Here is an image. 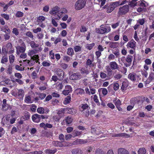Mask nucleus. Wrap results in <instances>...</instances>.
<instances>
[{
    "label": "nucleus",
    "mask_w": 154,
    "mask_h": 154,
    "mask_svg": "<svg viewBox=\"0 0 154 154\" xmlns=\"http://www.w3.org/2000/svg\"><path fill=\"white\" fill-rule=\"evenodd\" d=\"M111 31L110 26H107L101 25L100 27L96 29V32L100 34H104L109 32Z\"/></svg>",
    "instance_id": "f257e3e1"
},
{
    "label": "nucleus",
    "mask_w": 154,
    "mask_h": 154,
    "mask_svg": "<svg viewBox=\"0 0 154 154\" xmlns=\"http://www.w3.org/2000/svg\"><path fill=\"white\" fill-rule=\"evenodd\" d=\"M85 3L84 0H78L75 4V9L77 10L81 9L85 6Z\"/></svg>",
    "instance_id": "f03ea898"
},
{
    "label": "nucleus",
    "mask_w": 154,
    "mask_h": 154,
    "mask_svg": "<svg viewBox=\"0 0 154 154\" xmlns=\"http://www.w3.org/2000/svg\"><path fill=\"white\" fill-rule=\"evenodd\" d=\"M129 6L128 5H125L119 8L118 12L119 16L125 15L129 11Z\"/></svg>",
    "instance_id": "7ed1b4c3"
},
{
    "label": "nucleus",
    "mask_w": 154,
    "mask_h": 154,
    "mask_svg": "<svg viewBox=\"0 0 154 154\" xmlns=\"http://www.w3.org/2000/svg\"><path fill=\"white\" fill-rule=\"evenodd\" d=\"M45 118L44 116L43 115H39L37 114H35L32 116V121L35 123H39L40 122L41 119H44Z\"/></svg>",
    "instance_id": "20e7f679"
},
{
    "label": "nucleus",
    "mask_w": 154,
    "mask_h": 154,
    "mask_svg": "<svg viewBox=\"0 0 154 154\" xmlns=\"http://www.w3.org/2000/svg\"><path fill=\"white\" fill-rule=\"evenodd\" d=\"M116 4L113 3L110 5H106L105 6L102 8L103 9L106 8V12L107 13H109L112 12L116 8Z\"/></svg>",
    "instance_id": "39448f33"
},
{
    "label": "nucleus",
    "mask_w": 154,
    "mask_h": 154,
    "mask_svg": "<svg viewBox=\"0 0 154 154\" xmlns=\"http://www.w3.org/2000/svg\"><path fill=\"white\" fill-rule=\"evenodd\" d=\"M29 44L31 48L33 49L38 50L40 52H41L42 50V48L41 46L39 44H36L34 41L30 42Z\"/></svg>",
    "instance_id": "423d86ee"
},
{
    "label": "nucleus",
    "mask_w": 154,
    "mask_h": 154,
    "mask_svg": "<svg viewBox=\"0 0 154 154\" xmlns=\"http://www.w3.org/2000/svg\"><path fill=\"white\" fill-rule=\"evenodd\" d=\"M67 12V10L65 8H59L58 14H57V17L55 19L59 20L61 18L63 15L66 14Z\"/></svg>",
    "instance_id": "0eeeda50"
},
{
    "label": "nucleus",
    "mask_w": 154,
    "mask_h": 154,
    "mask_svg": "<svg viewBox=\"0 0 154 154\" xmlns=\"http://www.w3.org/2000/svg\"><path fill=\"white\" fill-rule=\"evenodd\" d=\"M133 59L132 56L129 54L126 57V63H125V66L126 67L130 66L131 64Z\"/></svg>",
    "instance_id": "6e6552de"
},
{
    "label": "nucleus",
    "mask_w": 154,
    "mask_h": 154,
    "mask_svg": "<svg viewBox=\"0 0 154 154\" xmlns=\"http://www.w3.org/2000/svg\"><path fill=\"white\" fill-rule=\"evenodd\" d=\"M22 46H18L16 48L17 54H19L20 53H24L26 50V46L23 42L22 43Z\"/></svg>",
    "instance_id": "1a4fd4ad"
},
{
    "label": "nucleus",
    "mask_w": 154,
    "mask_h": 154,
    "mask_svg": "<svg viewBox=\"0 0 154 154\" xmlns=\"http://www.w3.org/2000/svg\"><path fill=\"white\" fill-rule=\"evenodd\" d=\"M55 74L58 78L59 80H61L63 79L64 72L60 69H57L55 72Z\"/></svg>",
    "instance_id": "9d476101"
},
{
    "label": "nucleus",
    "mask_w": 154,
    "mask_h": 154,
    "mask_svg": "<svg viewBox=\"0 0 154 154\" xmlns=\"http://www.w3.org/2000/svg\"><path fill=\"white\" fill-rule=\"evenodd\" d=\"M82 77V75L79 72L74 73L71 75L69 77L70 79L72 80H78Z\"/></svg>",
    "instance_id": "9b49d317"
},
{
    "label": "nucleus",
    "mask_w": 154,
    "mask_h": 154,
    "mask_svg": "<svg viewBox=\"0 0 154 154\" xmlns=\"http://www.w3.org/2000/svg\"><path fill=\"white\" fill-rule=\"evenodd\" d=\"M72 91L71 87L69 85L65 86V89L62 91L63 94L65 95H68L69 93Z\"/></svg>",
    "instance_id": "f8f14e48"
},
{
    "label": "nucleus",
    "mask_w": 154,
    "mask_h": 154,
    "mask_svg": "<svg viewBox=\"0 0 154 154\" xmlns=\"http://www.w3.org/2000/svg\"><path fill=\"white\" fill-rule=\"evenodd\" d=\"M136 42L134 40H131L128 43L126 47L128 48H131L135 49L136 47Z\"/></svg>",
    "instance_id": "ddd939ff"
},
{
    "label": "nucleus",
    "mask_w": 154,
    "mask_h": 154,
    "mask_svg": "<svg viewBox=\"0 0 154 154\" xmlns=\"http://www.w3.org/2000/svg\"><path fill=\"white\" fill-rule=\"evenodd\" d=\"M138 77V75L134 72L130 73L128 76V79L133 82H135Z\"/></svg>",
    "instance_id": "4468645a"
},
{
    "label": "nucleus",
    "mask_w": 154,
    "mask_h": 154,
    "mask_svg": "<svg viewBox=\"0 0 154 154\" xmlns=\"http://www.w3.org/2000/svg\"><path fill=\"white\" fill-rule=\"evenodd\" d=\"M59 8V7L58 6H55L52 8L49 11L50 14L52 15H54L58 14Z\"/></svg>",
    "instance_id": "2eb2a0df"
},
{
    "label": "nucleus",
    "mask_w": 154,
    "mask_h": 154,
    "mask_svg": "<svg viewBox=\"0 0 154 154\" xmlns=\"http://www.w3.org/2000/svg\"><path fill=\"white\" fill-rule=\"evenodd\" d=\"M87 142L88 140H87L78 139L73 142L72 145H76L82 144H84L86 143Z\"/></svg>",
    "instance_id": "dca6fc26"
},
{
    "label": "nucleus",
    "mask_w": 154,
    "mask_h": 154,
    "mask_svg": "<svg viewBox=\"0 0 154 154\" xmlns=\"http://www.w3.org/2000/svg\"><path fill=\"white\" fill-rule=\"evenodd\" d=\"M109 65L110 67L112 70H115L119 69L118 65L115 61H112L110 62Z\"/></svg>",
    "instance_id": "f3484780"
},
{
    "label": "nucleus",
    "mask_w": 154,
    "mask_h": 154,
    "mask_svg": "<svg viewBox=\"0 0 154 154\" xmlns=\"http://www.w3.org/2000/svg\"><path fill=\"white\" fill-rule=\"evenodd\" d=\"M153 80H154V72H151L150 73L148 78L146 81V84H148Z\"/></svg>",
    "instance_id": "a211bd4d"
},
{
    "label": "nucleus",
    "mask_w": 154,
    "mask_h": 154,
    "mask_svg": "<svg viewBox=\"0 0 154 154\" xmlns=\"http://www.w3.org/2000/svg\"><path fill=\"white\" fill-rule=\"evenodd\" d=\"M118 154H130L128 151L123 148H119L117 150Z\"/></svg>",
    "instance_id": "6ab92c4d"
},
{
    "label": "nucleus",
    "mask_w": 154,
    "mask_h": 154,
    "mask_svg": "<svg viewBox=\"0 0 154 154\" xmlns=\"http://www.w3.org/2000/svg\"><path fill=\"white\" fill-rule=\"evenodd\" d=\"M91 132L92 133L96 135H99L103 133V132H101V129L99 128H92L91 129Z\"/></svg>",
    "instance_id": "aec40b11"
},
{
    "label": "nucleus",
    "mask_w": 154,
    "mask_h": 154,
    "mask_svg": "<svg viewBox=\"0 0 154 154\" xmlns=\"http://www.w3.org/2000/svg\"><path fill=\"white\" fill-rule=\"evenodd\" d=\"M71 152L72 154H83L82 150L79 148L72 149L71 151Z\"/></svg>",
    "instance_id": "412c9836"
},
{
    "label": "nucleus",
    "mask_w": 154,
    "mask_h": 154,
    "mask_svg": "<svg viewBox=\"0 0 154 154\" xmlns=\"http://www.w3.org/2000/svg\"><path fill=\"white\" fill-rule=\"evenodd\" d=\"M80 72L82 74L87 75L88 74L90 73L91 71L88 69L87 66H86L85 67L82 68L80 70Z\"/></svg>",
    "instance_id": "4be33fe9"
},
{
    "label": "nucleus",
    "mask_w": 154,
    "mask_h": 154,
    "mask_svg": "<svg viewBox=\"0 0 154 154\" xmlns=\"http://www.w3.org/2000/svg\"><path fill=\"white\" fill-rule=\"evenodd\" d=\"M65 112L69 114L73 115L76 113V110L74 108H65Z\"/></svg>",
    "instance_id": "5701e85b"
},
{
    "label": "nucleus",
    "mask_w": 154,
    "mask_h": 154,
    "mask_svg": "<svg viewBox=\"0 0 154 154\" xmlns=\"http://www.w3.org/2000/svg\"><path fill=\"white\" fill-rule=\"evenodd\" d=\"M17 95L19 98H23L24 96V91L22 89L18 90V92L16 94Z\"/></svg>",
    "instance_id": "b1692460"
},
{
    "label": "nucleus",
    "mask_w": 154,
    "mask_h": 154,
    "mask_svg": "<svg viewBox=\"0 0 154 154\" xmlns=\"http://www.w3.org/2000/svg\"><path fill=\"white\" fill-rule=\"evenodd\" d=\"M39 52H40L38 51V50L33 49L32 50H29V51L28 53V56L31 57L34 55V54L38 53Z\"/></svg>",
    "instance_id": "393cba45"
},
{
    "label": "nucleus",
    "mask_w": 154,
    "mask_h": 154,
    "mask_svg": "<svg viewBox=\"0 0 154 154\" xmlns=\"http://www.w3.org/2000/svg\"><path fill=\"white\" fill-rule=\"evenodd\" d=\"M64 121H65L67 124H69L72 122L73 119L71 117L68 116L65 118Z\"/></svg>",
    "instance_id": "a878e982"
},
{
    "label": "nucleus",
    "mask_w": 154,
    "mask_h": 154,
    "mask_svg": "<svg viewBox=\"0 0 154 154\" xmlns=\"http://www.w3.org/2000/svg\"><path fill=\"white\" fill-rule=\"evenodd\" d=\"M93 61V60L92 61L90 59H88L87 60L86 62V66H89L90 67L94 66L95 64L94 63H92Z\"/></svg>",
    "instance_id": "bb28decb"
},
{
    "label": "nucleus",
    "mask_w": 154,
    "mask_h": 154,
    "mask_svg": "<svg viewBox=\"0 0 154 154\" xmlns=\"http://www.w3.org/2000/svg\"><path fill=\"white\" fill-rule=\"evenodd\" d=\"M11 106L7 104L2 105V110L4 111H6L8 109H11Z\"/></svg>",
    "instance_id": "cd10ccee"
},
{
    "label": "nucleus",
    "mask_w": 154,
    "mask_h": 154,
    "mask_svg": "<svg viewBox=\"0 0 154 154\" xmlns=\"http://www.w3.org/2000/svg\"><path fill=\"white\" fill-rule=\"evenodd\" d=\"M119 43L117 42H110L109 44L110 48H116L118 47Z\"/></svg>",
    "instance_id": "c85d7f7f"
},
{
    "label": "nucleus",
    "mask_w": 154,
    "mask_h": 154,
    "mask_svg": "<svg viewBox=\"0 0 154 154\" xmlns=\"http://www.w3.org/2000/svg\"><path fill=\"white\" fill-rule=\"evenodd\" d=\"M2 31L5 33L9 34L10 30L7 26H5L1 28Z\"/></svg>",
    "instance_id": "c756f323"
},
{
    "label": "nucleus",
    "mask_w": 154,
    "mask_h": 154,
    "mask_svg": "<svg viewBox=\"0 0 154 154\" xmlns=\"http://www.w3.org/2000/svg\"><path fill=\"white\" fill-rule=\"evenodd\" d=\"M57 151V149H55L53 150L46 149L44 151L46 154H54Z\"/></svg>",
    "instance_id": "7c9ffc66"
},
{
    "label": "nucleus",
    "mask_w": 154,
    "mask_h": 154,
    "mask_svg": "<svg viewBox=\"0 0 154 154\" xmlns=\"http://www.w3.org/2000/svg\"><path fill=\"white\" fill-rule=\"evenodd\" d=\"M30 117V114L28 112H26L25 113L24 116L21 118V120L24 119V120H28L29 119Z\"/></svg>",
    "instance_id": "2f4dec72"
},
{
    "label": "nucleus",
    "mask_w": 154,
    "mask_h": 154,
    "mask_svg": "<svg viewBox=\"0 0 154 154\" xmlns=\"http://www.w3.org/2000/svg\"><path fill=\"white\" fill-rule=\"evenodd\" d=\"M53 145L55 146L61 147L63 146L62 143L59 141H54L53 143Z\"/></svg>",
    "instance_id": "473e14b6"
},
{
    "label": "nucleus",
    "mask_w": 154,
    "mask_h": 154,
    "mask_svg": "<svg viewBox=\"0 0 154 154\" xmlns=\"http://www.w3.org/2000/svg\"><path fill=\"white\" fill-rule=\"evenodd\" d=\"M23 61H26L27 63L30 66H32L35 64V63L36 62V61H35V60H32L31 59L30 60H23Z\"/></svg>",
    "instance_id": "72a5a7b5"
},
{
    "label": "nucleus",
    "mask_w": 154,
    "mask_h": 154,
    "mask_svg": "<svg viewBox=\"0 0 154 154\" xmlns=\"http://www.w3.org/2000/svg\"><path fill=\"white\" fill-rule=\"evenodd\" d=\"M106 69L108 75L109 76H111L112 71L111 68L109 66H106Z\"/></svg>",
    "instance_id": "f704fd0d"
},
{
    "label": "nucleus",
    "mask_w": 154,
    "mask_h": 154,
    "mask_svg": "<svg viewBox=\"0 0 154 154\" xmlns=\"http://www.w3.org/2000/svg\"><path fill=\"white\" fill-rule=\"evenodd\" d=\"M86 153V154H89L92 151H93V147L91 146H88L86 147L85 149Z\"/></svg>",
    "instance_id": "c9c22d12"
},
{
    "label": "nucleus",
    "mask_w": 154,
    "mask_h": 154,
    "mask_svg": "<svg viewBox=\"0 0 154 154\" xmlns=\"http://www.w3.org/2000/svg\"><path fill=\"white\" fill-rule=\"evenodd\" d=\"M146 152V150L144 148H140L138 151V154H145Z\"/></svg>",
    "instance_id": "e433bc0d"
},
{
    "label": "nucleus",
    "mask_w": 154,
    "mask_h": 154,
    "mask_svg": "<svg viewBox=\"0 0 154 154\" xmlns=\"http://www.w3.org/2000/svg\"><path fill=\"white\" fill-rule=\"evenodd\" d=\"M8 62V58L6 56H4L2 57L1 60V63L2 64H5Z\"/></svg>",
    "instance_id": "4c0bfd02"
},
{
    "label": "nucleus",
    "mask_w": 154,
    "mask_h": 154,
    "mask_svg": "<svg viewBox=\"0 0 154 154\" xmlns=\"http://www.w3.org/2000/svg\"><path fill=\"white\" fill-rule=\"evenodd\" d=\"M30 57L31 59L35 60L36 61V63H37L38 62L39 56L38 55L35 54Z\"/></svg>",
    "instance_id": "58836bf2"
},
{
    "label": "nucleus",
    "mask_w": 154,
    "mask_h": 154,
    "mask_svg": "<svg viewBox=\"0 0 154 154\" xmlns=\"http://www.w3.org/2000/svg\"><path fill=\"white\" fill-rule=\"evenodd\" d=\"M45 17L43 16H39L37 18V22L38 23H42L45 20Z\"/></svg>",
    "instance_id": "ea45409f"
},
{
    "label": "nucleus",
    "mask_w": 154,
    "mask_h": 154,
    "mask_svg": "<svg viewBox=\"0 0 154 154\" xmlns=\"http://www.w3.org/2000/svg\"><path fill=\"white\" fill-rule=\"evenodd\" d=\"M149 19L150 20V22H151V24L149 25V28L150 29H154V19H152L150 17Z\"/></svg>",
    "instance_id": "a19ab883"
},
{
    "label": "nucleus",
    "mask_w": 154,
    "mask_h": 154,
    "mask_svg": "<svg viewBox=\"0 0 154 154\" xmlns=\"http://www.w3.org/2000/svg\"><path fill=\"white\" fill-rule=\"evenodd\" d=\"M95 44L93 43L91 44H87L85 46V48L89 50L91 49L94 46Z\"/></svg>",
    "instance_id": "79ce46f5"
},
{
    "label": "nucleus",
    "mask_w": 154,
    "mask_h": 154,
    "mask_svg": "<svg viewBox=\"0 0 154 154\" xmlns=\"http://www.w3.org/2000/svg\"><path fill=\"white\" fill-rule=\"evenodd\" d=\"M71 101V97L68 96L65 99V100L63 101V103L64 104H67L69 103Z\"/></svg>",
    "instance_id": "37998d69"
},
{
    "label": "nucleus",
    "mask_w": 154,
    "mask_h": 154,
    "mask_svg": "<svg viewBox=\"0 0 154 154\" xmlns=\"http://www.w3.org/2000/svg\"><path fill=\"white\" fill-rule=\"evenodd\" d=\"M128 85L127 83L125 82H123L122 83V85L121 87V89L122 91H123L126 90Z\"/></svg>",
    "instance_id": "c03bdc74"
},
{
    "label": "nucleus",
    "mask_w": 154,
    "mask_h": 154,
    "mask_svg": "<svg viewBox=\"0 0 154 154\" xmlns=\"http://www.w3.org/2000/svg\"><path fill=\"white\" fill-rule=\"evenodd\" d=\"M24 101L25 103H32L30 97L29 96H26L24 100Z\"/></svg>",
    "instance_id": "a18cd8bd"
},
{
    "label": "nucleus",
    "mask_w": 154,
    "mask_h": 154,
    "mask_svg": "<svg viewBox=\"0 0 154 154\" xmlns=\"http://www.w3.org/2000/svg\"><path fill=\"white\" fill-rule=\"evenodd\" d=\"M37 112L40 114L44 113V108L42 107H38L37 109Z\"/></svg>",
    "instance_id": "49530a36"
},
{
    "label": "nucleus",
    "mask_w": 154,
    "mask_h": 154,
    "mask_svg": "<svg viewBox=\"0 0 154 154\" xmlns=\"http://www.w3.org/2000/svg\"><path fill=\"white\" fill-rule=\"evenodd\" d=\"M122 74L119 72H118L114 75V78L118 80L120 79L122 77Z\"/></svg>",
    "instance_id": "de8ad7c7"
},
{
    "label": "nucleus",
    "mask_w": 154,
    "mask_h": 154,
    "mask_svg": "<svg viewBox=\"0 0 154 154\" xmlns=\"http://www.w3.org/2000/svg\"><path fill=\"white\" fill-rule=\"evenodd\" d=\"M67 53V54L69 55H72L74 53V51L73 49L71 48H68Z\"/></svg>",
    "instance_id": "09e8293b"
},
{
    "label": "nucleus",
    "mask_w": 154,
    "mask_h": 154,
    "mask_svg": "<svg viewBox=\"0 0 154 154\" xmlns=\"http://www.w3.org/2000/svg\"><path fill=\"white\" fill-rule=\"evenodd\" d=\"M25 35L31 38L32 39H33V35L32 32L30 31H28L25 33Z\"/></svg>",
    "instance_id": "8fccbe9b"
},
{
    "label": "nucleus",
    "mask_w": 154,
    "mask_h": 154,
    "mask_svg": "<svg viewBox=\"0 0 154 154\" xmlns=\"http://www.w3.org/2000/svg\"><path fill=\"white\" fill-rule=\"evenodd\" d=\"M44 85L38 87L39 90L41 91H43L47 89V85L46 82L44 83Z\"/></svg>",
    "instance_id": "3c124183"
},
{
    "label": "nucleus",
    "mask_w": 154,
    "mask_h": 154,
    "mask_svg": "<svg viewBox=\"0 0 154 154\" xmlns=\"http://www.w3.org/2000/svg\"><path fill=\"white\" fill-rule=\"evenodd\" d=\"M95 154H106V153L100 149H97L96 150Z\"/></svg>",
    "instance_id": "603ef678"
},
{
    "label": "nucleus",
    "mask_w": 154,
    "mask_h": 154,
    "mask_svg": "<svg viewBox=\"0 0 154 154\" xmlns=\"http://www.w3.org/2000/svg\"><path fill=\"white\" fill-rule=\"evenodd\" d=\"M95 154H106V153L100 149H97L96 150Z\"/></svg>",
    "instance_id": "864d4df0"
},
{
    "label": "nucleus",
    "mask_w": 154,
    "mask_h": 154,
    "mask_svg": "<svg viewBox=\"0 0 154 154\" xmlns=\"http://www.w3.org/2000/svg\"><path fill=\"white\" fill-rule=\"evenodd\" d=\"M31 0H23V4L24 6H29L30 4Z\"/></svg>",
    "instance_id": "5fc2aeb1"
},
{
    "label": "nucleus",
    "mask_w": 154,
    "mask_h": 154,
    "mask_svg": "<svg viewBox=\"0 0 154 154\" xmlns=\"http://www.w3.org/2000/svg\"><path fill=\"white\" fill-rule=\"evenodd\" d=\"M82 134V132L81 131H74L73 132V137L78 136Z\"/></svg>",
    "instance_id": "6e6d98bb"
},
{
    "label": "nucleus",
    "mask_w": 154,
    "mask_h": 154,
    "mask_svg": "<svg viewBox=\"0 0 154 154\" xmlns=\"http://www.w3.org/2000/svg\"><path fill=\"white\" fill-rule=\"evenodd\" d=\"M119 87V84L117 82H115L113 83V89L114 90H117Z\"/></svg>",
    "instance_id": "4d7b16f0"
},
{
    "label": "nucleus",
    "mask_w": 154,
    "mask_h": 154,
    "mask_svg": "<svg viewBox=\"0 0 154 154\" xmlns=\"http://www.w3.org/2000/svg\"><path fill=\"white\" fill-rule=\"evenodd\" d=\"M10 62L11 63H12L14 60V56L13 54H11L9 56V57Z\"/></svg>",
    "instance_id": "13d9d810"
},
{
    "label": "nucleus",
    "mask_w": 154,
    "mask_h": 154,
    "mask_svg": "<svg viewBox=\"0 0 154 154\" xmlns=\"http://www.w3.org/2000/svg\"><path fill=\"white\" fill-rule=\"evenodd\" d=\"M76 92L77 94H82L84 93V90L82 88H78L76 89Z\"/></svg>",
    "instance_id": "bf43d9fd"
},
{
    "label": "nucleus",
    "mask_w": 154,
    "mask_h": 154,
    "mask_svg": "<svg viewBox=\"0 0 154 154\" xmlns=\"http://www.w3.org/2000/svg\"><path fill=\"white\" fill-rule=\"evenodd\" d=\"M125 59L126 57L124 56H122L121 58H119L118 60L119 63H120V61L121 60L124 63V64L125 65V63H126Z\"/></svg>",
    "instance_id": "052dcab7"
},
{
    "label": "nucleus",
    "mask_w": 154,
    "mask_h": 154,
    "mask_svg": "<svg viewBox=\"0 0 154 154\" xmlns=\"http://www.w3.org/2000/svg\"><path fill=\"white\" fill-rule=\"evenodd\" d=\"M37 106L35 104H32L30 106V110L33 112H35L36 110Z\"/></svg>",
    "instance_id": "680f3d73"
},
{
    "label": "nucleus",
    "mask_w": 154,
    "mask_h": 154,
    "mask_svg": "<svg viewBox=\"0 0 154 154\" xmlns=\"http://www.w3.org/2000/svg\"><path fill=\"white\" fill-rule=\"evenodd\" d=\"M42 66L45 67H47L49 66L51 64L50 61L47 62L46 61H44L42 63Z\"/></svg>",
    "instance_id": "e2e57ef3"
},
{
    "label": "nucleus",
    "mask_w": 154,
    "mask_h": 154,
    "mask_svg": "<svg viewBox=\"0 0 154 154\" xmlns=\"http://www.w3.org/2000/svg\"><path fill=\"white\" fill-rule=\"evenodd\" d=\"M49 55L50 58L51 59L54 60L55 59L54 54L53 52V51L52 50H51L49 52Z\"/></svg>",
    "instance_id": "0e129e2a"
},
{
    "label": "nucleus",
    "mask_w": 154,
    "mask_h": 154,
    "mask_svg": "<svg viewBox=\"0 0 154 154\" xmlns=\"http://www.w3.org/2000/svg\"><path fill=\"white\" fill-rule=\"evenodd\" d=\"M81 108L83 110H84L86 109H88V108L89 107L87 103H85L82 104Z\"/></svg>",
    "instance_id": "69168bd1"
},
{
    "label": "nucleus",
    "mask_w": 154,
    "mask_h": 154,
    "mask_svg": "<svg viewBox=\"0 0 154 154\" xmlns=\"http://www.w3.org/2000/svg\"><path fill=\"white\" fill-rule=\"evenodd\" d=\"M23 15V13L20 11H18L17 12L16 14V16L18 17H22Z\"/></svg>",
    "instance_id": "338daca9"
},
{
    "label": "nucleus",
    "mask_w": 154,
    "mask_h": 154,
    "mask_svg": "<svg viewBox=\"0 0 154 154\" xmlns=\"http://www.w3.org/2000/svg\"><path fill=\"white\" fill-rule=\"evenodd\" d=\"M141 73L142 75L144 76L146 78L147 77L148 73L145 70H142L141 71Z\"/></svg>",
    "instance_id": "774afa93"
}]
</instances>
